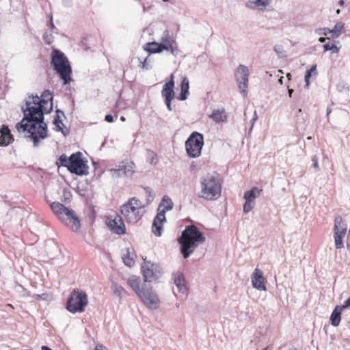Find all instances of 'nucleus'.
Masks as SVG:
<instances>
[{"instance_id": "obj_64", "label": "nucleus", "mask_w": 350, "mask_h": 350, "mask_svg": "<svg viewBox=\"0 0 350 350\" xmlns=\"http://www.w3.org/2000/svg\"><path fill=\"white\" fill-rule=\"evenodd\" d=\"M163 1H168L169 0H163Z\"/></svg>"}, {"instance_id": "obj_27", "label": "nucleus", "mask_w": 350, "mask_h": 350, "mask_svg": "<svg viewBox=\"0 0 350 350\" xmlns=\"http://www.w3.org/2000/svg\"><path fill=\"white\" fill-rule=\"evenodd\" d=\"M341 312L342 310H340V308H339V306H336L333 310L330 316V323L333 326L336 327L339 325L341 319Z\"/></svg>"}, {"instance_id": "obj_44", "label": "nucleus", "mask_w": 350, "mask_h": 350, "mask_svg": "<svg viewBox=\"0 0 350 350\" xmlns=\"http://www.w3.org/2000/svg\"><path fill=\"white\" fill-rule=\"evenodd\" d=\"M41 98H44L45 100H49L52 101L53 96H51V92L49 90H44L41 95Z\"/></svg>"}, {"instance_id": "obj_32", "label": "nucleus", "mask_w": 350, "mask_h": 350, "mask_svg": "<svg viewBox=\"0 0 350 350\" xmlns=\"http://www.w3.org/2000/svg\"><path fill=\"white\" fill-rule=\"evenodd\" d=\"M148 45L149 48L145 49V50L148 51L150 53H157L163 51L159 43L152 42L148 44Z\"/></svg>"}, {"instance_id": "obj_21", "label": "nucleus", "mask_w": 350, "mask_h": 350, "mask_svg": "<svg viewBox=\"0 0 350 350\" xmlns=\"http://www.w3.org/2000/svg\"><path fill=\"white\" fill-rule=\"evenodd\" d=\"M174 281L179 293L185 294L187 292V287L186 286L184 275L182 273H176L174 275Z\"/></svg>"}, {"instance_id": "obj_20", "label": "nucleus", "mask_w": 350, "mask_h": 350, "mask_svg": "<svg viewBox=\"0 0 350 350\" xmlns=\"http://www.w3.org/2000/svg\"><path fill=\"white\" fill-rule=\"evenodd\" d=\"M0 146H7L14 141V137L7 126H2L0 129Z\"/></svg>"}, {"instance_id": "obj_34", "label": "nucleus", "mask_w": 350, "mask_h": 350, "mask_svg": "<svg viewBox=\"0 0 350 350\" xmlns=\"http://www.w3.org/2000/svg\"><path fill=\"white\" fill-rule=\"evenodd\" d=\"M69 158L65 154H62L57 159L56 164L58 166H63L68 168L69 164Z\"/></svg>"}, {"instance_id": "obj_39", "label": "nucleus", "mask_w": 350, "mask_h": 350, "mask_svg": "<svg viewBox=\"0 0 350 350\" xmlns=\"http://www.w3.org/2000/svg\"><path fill=\"white\" fill-rule=\"evenodd\" d=\"M271 0H256V6L260 10H263L267 5H269Z\"/></svg>"}, {"instance_id": "obj_3", "label": "nucleus", "mask_w": 350, "mask_h": 350, "mask_svg": "<svg viewBox=\"0 0 350 350\" xmlns=\"http://www.w3.org/2000/svg\"><path fill=\"white\" fill-rule=\"evenodd\" d=\"M51 66L63 80L64 84L67 85L71 81L72 68L68 58L64 53L54 49L51 53Z\"/></svg>"}, {"instance_id": "obj_28", "label": "nucleus", "mask_w": 350, "mask_h": 350, "mask_svg": "<svg viewBox=\"0 0 350 350\" xmlns=\"http://www.w3.org/2000/svg\"><path fill=\"white\" fill-rule=\"evenodd\" d=\"M122 259L124 263L129 267H131L135 264V261L133 260V254L130 248L128 247L124 251H123Z\"/></svg>"}, {"instance_id": "obj_29", "label": "nucleus", "mask_w": 350, "mask_h": 350, "mask_svg": "<svg viewBox=\"0 0 350 350\" xmlns=\"http://www.w3.org/2000/svg\"><path fill=\"white\" fill-rule=\"evenodd\" d=\"M344 26L345 24L343 23H337L334 25V28L332 30L329 29L328 31L329 33H332V37L333 38H336L342 33Z\"/></svg>"}, {"instance_id": "obj_11", "label": "nucleus", "mask_w": 350, "mask_h": 350, "mask_svg": "<svg viewBox=\"0 0 350 350\" xmlns=\"http://www.w3.org/2000/svg\"><path fill=\"white\" fill-rule=\"evenodd\" d=\"M249 75L250 72L247 67L243 64H240L238 66L234 74L238 87L243 96L247 94Z\"/></svg>"}, {"instance_id": "obj_2", "label": "nucleus", "mask_w": 350, "mask_h": 350, "mask_svg": "<svg viewBox=\"0 0 350 350\" xmlns=\"http://www.w3.org/2000/svg\"><path fill=\"white\" fill-rule=\"evenodd\" d=\"M206 239L199 229L193 225L186 226L178 239L180 252L184 258H187L196 248L205 241Z\"/></svg>"}, {"instance_id": "obj_31", "label": "nucleus", "mask_w": 350, "mask_h": 350, "mask_svg": "<svg viewBox=\"0 0 350 350\" xmlns=\"http://www.w3.org/2000/svg\"><path fill=\"white\" fill-rule=\"evenodd\" d=\"M111 289L113 293L118 297L122 296L123 294H127L126 291L117 283H112Z\"/></svg>"}, {"instance_id": "obj_10", "label": "nucleus", "mask_w": 350, "mask_h": 350, "mask_svg": "<svg viewBox=\"0 0 350 350\" xmlns=\"http://www.w3.org/2000/svg\"><path fill=\"white\" fill-rule=\"evenodd\" d=\"M137 296L149 308L157 309L159 307V299L151 287L142 286V291Z\"/></svg>"}, {"instance_id": "obj_12", "label": "nucleus", "mask_w": 350, "mask_h": 350, "mask_svg": "<svg viewBox=\"0 0 350 350\" xmlns=\"http://www.w3.org/2000/svg\"><path fill=\"white\" fill-rule=\"evenodd\" d=\"M142 271L145 282L157 280L161 274V268L158 265L145 260L142 264Z\"/></svg>"}, {"instance_id": "obj_38", "label": "nucleus", "mask_w": 350, "mask_h": 350, "mask_svg": "<svg viewBox=\"0 0 350 350\" xmlns=\"http://www.w3.org/2000/svg\"><path fill=\"white\" fill-rule=\"evenodd\" d=\"M273 49L279 58L286 57V52L283 49V47L282 45H275L274 46Z\"/></svg>"}, {"instance_id": "obj_1", "label": "nucleus", "mask_w": 350, "mask_h": 350, "mask_svg": "<svg viewBox=\"0 0 350 350\" xmlns=\"http://www.w3.org/2000/svg\"><path fill=\"white\" fill-rule=\"evenodd\" d=\"M47 103V100L40 98L38 95L29 96L25 100V105L22 106L24 114L23 120L16 125V129L20 131H27L29 134L27 137L31 139L34 146H38L40 139L47 137V125L44 122L43 107Z\"/></svg>"}, {"instance_id": "obj_54", "label": "nucleus", "mask_w": 350, "mask_h": 350, "mask_svg": "<svg viewBox=\"0 0 350 350\" xmlns=\"http://www.w3.org/2000/svg\"><path fill=\"white\" fill-rule=\"evenodd\" d=\"M42 350H52V349H50L49 347H46V346H42Z\"/></svg>"}, {"instance_id": "obj_45", "label": "nucleus", "mask_w": 350, "mask_h": 350, "mask_svg": "<svg viewBox=\"0 0 350 350\" xmlns=\"http://www.w3.org/2000/svg\"><path fill=\"white\" fill-rule=\"evenodd\" d=\"M72 196L70 191L66 189H64L63 190V197L65 200H70Z\"/></svg>"}, {"instance_id": "obj_60", "label": "nucleus", "mask_w": 350, "mask_h": 350, "mask_svg": "<svg viewBox=\"0 0 350 350\" xmlns=\"http://www.w3.org/2000/svg\"><path fill=\"white\" fill-rule=\"evenodd\" d=\"M120 120L121 121H125V118L124 116H121L120 117Z\"/></svg>"}, {"instance_id": "obj_19", "label": "nucleus", "mask_w": 350, "mask_h": 350, "mask_svg": "<svg viewBox=\"0 0 350 350\" xmlns=\"http://www.w3.org/2000/svg\"><path fill=\"white\" fill-rule=\"evenodd\" d=\"M165 211H159L154 217L152 223V232L157 237H160L162 233V224L165 221Z\"/></svg>"}, {"instance_id": "obj_63", "label": "nucleus", "mask_w": 350, "mask_h": 350, "mask_svg": "<svg viewBox=\"0 0 350 350\" xmlns=\"http://www.w3.org/2000/svg\"><path fill=\"white\" fill-rule=\"evenodd\" d=\"M340 10L339 9H338V10H336V13L338 14H340Z\"/></svg>"}, {"instance_id": "obj_7", "label": "nucleus", "mask_w": 350, "mask_h": 350, "mask_svg": "<svg viewBox=\"0 0 350 350\" xmlns=\"http://www.w3.org/2000/svg\"><path fill=\"white\" fill-rule=\"evenodd\" d=\"M88 303V296L85 292L74 290L68 299L66 308L72 313L82 312Z\"/></svg>"}, {"instance_id": "obj_23", "label": "nucleus", "mask_w": 350, "mask_h": 350, "mask_svg": "<svg viewBox=\"0 0 350 350\" xmlns=\"http://www.w3.org/2000/svg\"><path fill=\"white\" fill-rule=\"evenodd\" d=\"M210 118L216 123L225 122L227 121V115L224 109L214 110Z\"/></svg>"}, {"instance_id": "obj_9", "label": "nucleus", "mask_w": 350, "mask_h": 350, "mask_svg": "<svg viewBox=\"0 0 350 350\" xmlns=\"http://www.w3.org/2000/svg\"><path fill=\"white\" fill-rule=\"evenodd\" d=\"M68 170L72 174L77 175H85L88 174V167L81 159V153L77 152L72 154L69 157Z\"/></svg>"}, {"instance_id": "obj_30", "label": "nucleus", "mask_w": 350, "mask_h": 350, "mask_svg": "<svg viewBox=\"0 0 350 350\" xmlns=\"http://www.w3.org/2000/svg\"><path fill=\"white\" fill-rule=\"evenodd\" d=\"M56 113H57V114L53 120V124L55 126V130L57 131H62V133H64L63 129L60 125V124H63V123H62V121L59 116V113H61L62 116H64V112L57 109L56 111Z\"/></svg>"}, {"instance_id": "obj_8", "label": "nucleus", "mask_w": 350, "mask_h": 350, "mask_svg": "<svg viewBox=\"0 0 350 350\" xmlns=\"http://www.w3.org/2000/svg\"><path fill=\"white\" fill-rule=\"evenodd\" d=\"M203 145V135L196 131L193 132L185 142L187 153L190 157H198L201 154Z\"/></svg>"}, {"instance_id": "obj_52", "label": "nucleus", "mask_w": 350, "mask_h": 350, "mask_svg": "<svg viewBox=\"0 0 350 350\" xmlns=\"http://www.w3.org/2000/svg\"><path fill=\"white\" fill-rule=\"evenodd\" d=\"M327 39H329L328 38H323V37H321L319 38V42H321V43H323L326 41Z\"/></svg>"}, {"instance_id": "obj_14", "label": "nucleus", "mask_w": 350, "mask_h": 350, "mask_svg": "<svg viewBox=\"0 0 350 350\" xmlns=\"http://www.w3.org/2000/svg\"><path fill=\"white\" fill-rule=\"evenodd\" d=\"M174 76H170V80L165 83L163 86L161 95L165 99V104L169 111H172L171 101L174 98V82L173 80Z\"/></svg>"}, {"instance_id": "obj_16", "label": "nucleus", "mask_w": 350, "mask_h": 350, "mask_svg": "<svg viewBox=\"0 0 350 350\" xmlns=\"http://www.w3.org/2000/svg\"><path fill=\"white\" fill-rule=\"evenodd\" d=\"M107 225L108 228L117 234L125 233V226L120 215H116L113 219L107 218Z\"/></svg>"}, {"instance_id": "obj_13", "label": "nucleus", "mask_w": 350, "mask_h": 350, "mask_svg": "<svg viewBox=\"0 0 350 350\" xmlns=\"http://www.w3.org/2000/svg\"><path fill=\"white\" fill-rule=\"evenodd\" d=\"M261 191V189H259L256 187H254L250 191H247L244 193V199L245 200L243 205L244 213H247L253 209L255 206L254 200L260 196Z\"/></svg>"}, {"instance_id": "obj_5", "label": "nucleus", "mask_w": 350, "mask_h": 350, "mask_svg": "<svg viewBox=\"0 0 350 350\" xmlns=\"http://www.w3.org/2000/svg\"><path fill=\"white\" fill-rule=\"evenodd\" d=\"M201 191L198 195L207 200H214L221 196V187L218 179L212 175L201 178Z\"/></svg>"}, {"instance_id": "obj_4", "label": "nucleus", "mask_w": 350, "mask_h": 350, "mask_svg": "<svg viewBox=\"0 0 350 350\" xmlns=\"http://www.w3.org/2000/svg\"><path fill=\"white\" fill-rule=\"evenodd\" d=\"M51 208L59 219L72 231H77L80 228V220L72 209L65 207L59 202L51 203Z\"/></svg>"}, {"instance_id": "obj_41", "label": "nucleus", "mask_w": 350, "mask_h": 350, "mask_svg": "<svg viewBox=\"0 0 350 350\" xmlns=\"http://www.w3.org/2000/svg\"><path fill=\"white\" fill-rule=\"evenodd\" d=\"M43 39L46 44H50L53 42L52 35H51V33H49V32H46L43 35Z\"/></svg>"}, {"instance_id": "obj_57", "label": "nucleus", "mask_w": 350, "mask_h": 350, "mask_svg": "<svg viewBox=\"0 0 350 350\" xmlns=\"http://www.w3.org/2000/svg\"><path fill=\"white\" fill-rule=\"evenodd\" d=\"M330 113H331V109H330V107H327V116H328Z\"/></svg>"}, {"instance_id": "obj_59", "label": "nucleus", "mask_w": 350, "mask_h": 350, "mask_svg": "<svg viewBox=\"0 0 350 350\" xmlns=\"http://www.w3.org/2000/svg\"><path fill=\"white\" fill-rule=\"evenodd\" d=\"M51 27L53 28L54 27V25L52 22V17L51 18Z\"/></svg>"}, {"instance_id": "obj_61", "label": "nucleus", "mask_w": 350, "mask_h": 350, "mask_svg": "<svg viewBox=\"0 0 350 350\" xmlns=\"http://www.w3.org/2000/svg\"><path fill=\"white\" fill-rule=\"evenodd\" d=\"M44 296H45L44 294H42V295H39V297H40L42 299H45Z\"/></svg>"}, {"instance_id": "obj_62", "label": "nucleus", "mask_w": 350, "mask_h": 350, "mask_svg": "<svg viewBox=\"0 0 350 350\" xmlns=\"http://www.w3.org/2000/svg\"><path fill=\"white\" fill-rule=\"evenodd\" d=\"M286 77L290 79H291V74H290V73H288V74H287V75H286Z\"/></svg>"}, {"instance_id": "obj_42", "label": "nucleus", "mask_w": 350, "mask_h": 350, "mask_svg": "<svg viewBox=\"0 0 350 350\" xmlns=\"http://www.w3.org/2000/svg\"><path fill=\"white\" fill-rule=\"evenodd\" d=\"M258 120V115H257V112L255 110L254 111V115H253V117L252 118V120H250V127L249 129V133H250L253 129V127L254 126V124L256 122V121Z\"/></svg>"}, {"instance_id": "obj_17", "label": "nucleus", "mask_w": 350, "mask_h": 350, "mask_svg": "<svg viewBox=\"0 0 350 350\" xmlns=\"http://www.w3.org/2000/svg\"><path fill=\"white\" fill-rule=\"evenodd\" d=\"M252 283L254 288L259 291H266V279L263 276V273L259 269L256 268L251 276Z\"/></svg>"}, {"instance_id": "obj_25", "label": "nucleus", "mask_w": 350, "mask_h": 350, "mask_svg": "<svg viewBox=\"0 0 350 350\" xmlns=\"http://www.w3.org/2000/svg\"><path fill=\"white\" fill-rule=\"evenodd\" d=\"M181 92L178 97L180 100H185L187 99V95L189 93V82L187 77H184L180 84Z\"/></svg>"}, {"instance_id": "obj_40", "label": "nucleus", "mask_w": 350, "mask_h": 350, "mask_svg": "<svg viewBox=\"0 0 350 350\" xmlns=\"http://www.w3.org/2000/svg\"><path fill=\"white\" fill-rule=\"evenodd\" d=\"M323 49L325 51L332 50L333 53H338L339 51V49L334 44L327 43L323 45Z\"/></svg>"}, {"instance_id": "obj_37", "label": "nucleus", "mask_w": 350, "mask_h": 350, "mask_svg": "<svg viewBox=\"0 0 350 350\" xmlns=\"http://www.w3.org/2000/svg\"><path fill=\"white\" fill-rule=\"evenodd\" d=\"M148 161L151 165H156L158 162L157 155L152 150H148Z\"/></svg>"}, {"instance_id": "obj_15", "label": "nucleus", "mask_w": 350, "mask_h": 350, "mask_svg": "<svg viewBox=\"0 0 350 350\" xmlns=\"http://www.w3.org/2000/svg\"><path fill=\"white\" fill-rule=\"evenodd\" d=\"M134 163L132 161L122 162L119 165L118 169H111L112 176L119 178L123 175L126 176H131L134 172Z\"/></svg>"}, {"instance_id": "obj_53", "label": "nucleus", "mask_w": 350, "mask_h": 350, "mask_svg": "<svg viewBox=\"0 0 350 350\" xmlns=\"http://www.w3.org/2000/svg\"><path fill=\"white\" fill-rule=\"evenodd\" d=\"M344 3H345L344 0H340L338 2V5H340V6H342L344 5Z\"/></svg>"}, {"instance_id": "obj_55", "label": "nucleus", "mask_w": 350, "mask_h": 350, "mask_svg": "<svg viewBox=\"0 0 350 350\" xmlns=\"http://www.w3.org/2000/svg\"><path fill=\"white\" fill-rule=\"evenodd\" d=\"M293 92V89H288V94H289L290 97L292 96Z\"/></svg>"}, {"instance_id": "obj_36", "label": "nucleus", "mask_w": 350, "mask_h": 350, "mask_svg": "<svg viewBox=\"0 0 350 350\" xmlns=\"http://www.w3.org/2000/svg\"><path fill=\"white\" fill-rule=\"evenodd\" d=\"M146 194V204L148 205L154 199V194L150 187H144Z\"/></svg>"}, {"instance_id": "obj_56", "label": "nucleus", "mask_w": 350, "mask_h": 350, "mask_svg": "<svg viewBox=\"0 0 350 350\" xmlns=\"http://www.w3.org/2000/svg\"><path fill=\"white\" fill-rule=\"evenodd\" d=\"M283 79L284 77H281L279 80H278V82L280 83V84H283Z\"/></svg>"}, {"instance_id": "obj_24", "label": "nucleus", "mask_w": 350, "mask_h": 350, "mask_svg": "<svg viewBox=\"0 0 350 350\" xmlns=\"http://www.w3.org/2000/svg\"><path fill=\"white\" fill-rule=\"evenodd\" d=\"M140 278L139 277L132 275L127 280V284L132 288L135 293L138 295L139 293L142 291L140 288Z\"/></svg>"}, {"instance_id": "obj_47", "label": "nucleus", "mask_w": 350, "mask_h": 350, "mask_svg": "<svg viewBox=\"0 0 350 350\" xmlns=\"http://www.w3.org/2000/svg\"><path fill=\"white\" fill-rule=\"evenodd\" d=\"M350 308V298L347 299L342 306H339V308H340V310H342L347 308Z\"/></svg>"}, {"instance_id": "obj_49", "label": "nucleus", "mask_w": 350, "mask_h": 350, "mask_svg": "<svg viewBox=\"0 0 350 350\" xmlns=\"http://www.w3.org/2000/svg\"><path fill=\"white\" fill-rule=\"evenodd\" d=\"M147 60H148V59L146 58V59H144V60L143 62H140V63L142 64V68H144L146 70L149 69V68H150L147 64Z\"/></svg>"}, {"instance_id": "obj_50", "label": "nucleus", "mask_w": 350, "mask_h": 350, "mask_svg": "<svg viewBox=\"0 0 350 350\" xmlns=\"http://www.w3.org/2000/svg\"><path fill=\"white\" fill-rule=\"evenodd\" d=\"M105 120L107 121V122H113V117L111 114H107L105 117Z\"/></svg>"}, {"instance_id": "obj_48", "label": "nucleus", "mask_w": 350, "mask_h": 350, "mask_svg": "<svg viewBox=\"0 0 350 350\" xmlns=\"http://www.w3.org/2000/svg\"><path fill=\"white\" fill-rule=\"evenodd\" d=\"M246 7L249 8H251V9H253L256 6V3H255V1H249L246 4H245Z\"/></svg>"}, {"instance_id": "obj_58", "label": "nucleus", "mask_w": 350, "mask_h": 350, "mask_svg": "<svg viewBox=\"0 0 350 350\" xmlns=\"http://www.w3.org/2000/svg\"><path fill=\"white\" fill-rule=\"evenodd\" d=\"M52 108H53V106H52V103L51 104V107H50V109L46 111V113H49L51 110H52Z\"/></svg>"}, {"instance_id": "obj_33", "label": "nucleus", "mask_w": 350, "mask_h": 350, "mask_svg": "<svg viewBox=\"0 0 350 350\" xmlns=\"http://www.w3.org/2000/svg\"><path fill=\"white\" fill-rule=\"evenodd\" d=\"M312 75H317V65L312 66V67L308 70L305 74L304 79L307 86L309 85V80Z\"/></svg>"}, {"instance_id": "obj_43", "label": "nucleus", "mask_w": 350, "mask_h": 350, "mask_svg": "<svg viewBox=\"0 0 350 350\" xmlns=\"http://www.w3.org/2000/svg\"><path fill=\"white\" fill-rule=\"evenodd\" d=\"M312 165L313 167L315 169L316 172L320 171V167L319 165V160L317 155H314L312 157Z\"/></svg>"}, {"instance_id": "obj_46", "label": "nucleus", "mask_w": 350, "mask_h": 350, "mask_svg": "<svg viewBox=\"0 0 350 350\" xmlns=\"http://www.w3.org/2000/svg\"><path fill=\"white\" fill-rule=\"evenodd\" d=\"M328 30H329V29H327V28H319V29H316L315 32L319 35L323 34V35L326 36L327 33L325 31H328Z\"/></svg>"}, {"instance_id": "obj_51", "label": "nucleus", "mask_w": 350, "mask_h": 350, "mask_svg": "<svg viewBox=\"0 0 350 350\" xmlns=\"http://www.w3.org/2000/svg\"><path fill=\"white\" fill-rule=\"evenodd\" d=\"M95 350H107V349L103 345H97L95 348Z\"/></svg>"}, {"instance_id": "obj_35", "label": "nucleus", "mask_w": 350, "mask_h": 350, "mask_svg": "<svg viewBox=\"0 0 350 350\" xmlns=\"http://www.w3.org/2000/svg\"><path fill=\"white\" fill-rule=\"evenodd\" d=\"M334 222V231L340 230V229H342V228H346V226L343 224L342 219L340 215L335 217Z\"/></svg>"}, {"instance_id": "obj_18", "label": "nucleus", "mask_w": 350, "mask_h": 350, "mask_svg": "<svg viewBox=\"0 0 350 350\" xmlns=\"http://www.w3.org/2000/svg\"><path fill=\"white\" fill-rule=\"evenodd\" d=\"M162 50L170 51V53L176 55L178 53V49L176 45V42L170 38L167 31H165L161 37V42L159 43Z\"/></svg>"}, {"instance_id": "obj_26", "label": "nucleus", "mask_w": 350, "mask_h": 350, "mask_svg": "<svg viewBox=\"0 0 350 350\" xmlns=\"http://www.w3.org/2000/svg\"><path fill=\"white\" fill-rule=\"evenodd\" d=\"M173 208V202L170 198L167 196H164L161 200V202L159 206V211H170Z\"/></svg>"}, {"instance_id": "obj_6", "label": "nucleus", "mask_w": 350, "mask_h": 350, "mask_svg": "<svg viewBox=\"0 0 350 350\" xmlns=\"http://www.w3.org/2000/svg\"><path fill=\"white\" fill-rule=\"evenodd\" d=\"M145 204L135 198H131L128 202L121 206V213L126 221L131 224L139 221L144 213Z\"/></svg>"}, {"instance_id": "obj_22", "label": "nucleus", "mask_w": 350, "mask_h": 350, "mask_svg": "<svg viewBox=\"0 0 350 350\" xmlns=\"http://www.w3.org/2000/svg\"><path fill=\"white\" fill-rule=\"evenodd\" d=\"M346 228H342L340 230L334 231V244L336 249L344 247L343 237L346 234Z\"/></svg>"}]
</instances>
